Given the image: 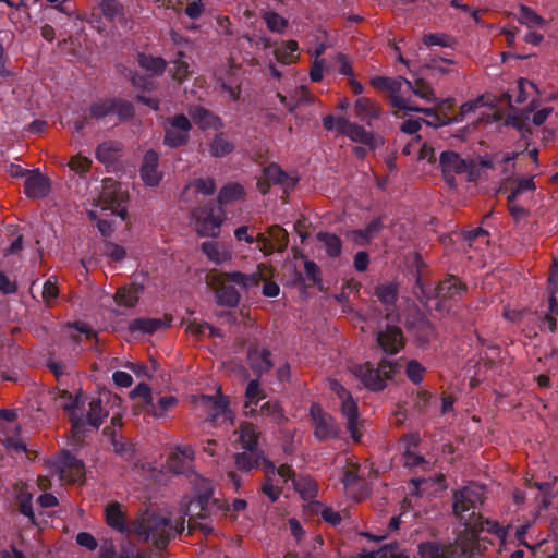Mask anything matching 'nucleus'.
<instances>
[{
	"label": "nucleus",
	"instance_id": "nucleus-43",
	"mask_svg": "<svg viewBox=\"0 0 558 558\" xmlns=\"http://www.w3.org/2000/svg\"><path fill=\"white\" fill-rule=\"evenodd\" d=\"M317 240L325 245L327 255L329 257L336 258L340 256L342 242L338 235L329 232H319L317 234Z\"/></svg>",
	"mask_w": 558,
	"mask_h": 558
},
{
	"label": "nucleus",
	"instance_id": "nucleus-38",
	"mask_svg": "<svg viewBox=\"0 0 558 558\" xmlns=\"http://www.w3.org/2000/svg\"><path fill=\"white\" fill-rule=\"evenodd\" d=\"M142 290L141 286L122 287L117 290L114 301L120 306L133 307L138 302Z\"/></svg>",
	"mask_w": 558,
	"mask_h": 558
},
{
	"label": "nucleus",
	"instance_id": "nucleus-50",
	"mask_svg": "<svg viewBox=\"0 0 558 558\" xmlns=\"http://www.w3.org/2000/svg\"><path fill=\"white\" fill-rule=\"evenodd\" d=\"M423 44L427 47L439 46L444 48H453L457 40L448 34L430 33L423 37Z\"/></svg>",
	"mask_w": 558,
	"mask_h": 558
},
{
	"label": "nucleus",
	"instance_id": "nucleus-14",
	"mask_svg": "<svg viewBox=\"0 0 558 558\" xmlns=\"http://www.w3.org/2000/svg\"><path fill=\"white\" fill-rule=\"evenodd\" d=\"M194 449L189 445L178 446L167 458V468L174 474L189 476L193 473L191 462L194 460Z\"/></svg>",
	"mask_w": 558,
	"mask_h": 558
},
{
	"label": "nucleus",
	"instance_id": "nucleus-64",
	"mask_svg": "<svg viewBox=\"0 0 558 558\" xmlns=\"http://www.w3.org/2000/svg\"><path fill=\"white\" fill-rule=\"evenodd\" d=\"M59 295V289L57 287V280L54 277H50L46 280L43 287V300L48 304L50 301L57 299Z\"/></svg>",
	"mask_w": 558,
	"mask_h": 558
},
{
	"label": "nucleus",
	"instance_id": "nucleus-6",
	"mask_svg": "<svg viewBox=\"0 0 558 558\" xmlns=\"http://www.w3.org/2000/svg\"><path fill=\"white\" fill-rule=\"evenodd\" d=\"M482 504L483 493L478 486H465L453 494V513L463 526L478 515L475 510Z\"/></svg>",
	"mask_w": 558,
	"mask_h": 558
},
{
	"label": "nucleus",
	"instance_id": "nucleus-18",
	"mask_svg": "<svg viewBox=\"0 0 558 558\" xmlns=\"http://www.w3.org/2000/svg\"><path fill=\"white\" fill-rule=\"evenodd\" d=\"M60 477L69 482H77L84 476V463L70 451H64L58 460Z\"/></svg>",
	"mask_w": 558,
	"mask_h": 558
},
{
	"label": "nucleus",
	"instance_id": "nucleus-60",
	"mask_svg": "<svg viewBox=\"0 0 558 558\" xmlns=\"http://www.w3.org/2000/svg\"><path fill=\"white\" fill-rule=\"evenodd\" d=\"M425 367L422 366L416 360H411L407 364L405 373L408 378L415 385H418L423 380V374Z\"/></svg>",
	"mask_w": 558,
	"mask_h": 558
},
{
	"label": "nucleus",
	"instance_id": "nucleus-55",
	"mask_svg": "<svg viewBox=\"0 0 558 558\" xmlns=\"http://www.w3.org/2000/svg\"><path fill=\"white\" fill-rule=\"evenodd\" d=\"M269 240L277 246L278 252H283L289 242L288 232L280 226H272L268 230Z\"/></svg>",
	"mask_w": 558,
	"mask_h": 558
},
{
	"label": "nucleus",
	"instance_id": "nucleus-30",
	"mask_svg": "<svg viewBox=\"0 0 558 558\" xmlns=\"http://www.w3.org/2000/svg\"><path fill=\"white\" fill-rule=\"evenodd\" d=\"M264 459V451L260 449H243L234 454V464L239 471L250 472L258 468Z\"/></svg>",
	"mask_w": 558,
	"mask_h": 558
},
{
	"label": "nucleus",
	"instance_id": "nucleus-45",
	"mask_svg": "<svg viewBox=\"0 0 558 558\" xmlns=\"http://www.w3.org/2000/svg\"><path fill=\"white\" fill-rule=\"evenodd\" d=\"M244 189L239 183H228L219 191L217 202L220 205L228 204L232 201H236L243 197Z\"/></svg>",
	"mask_w": 558,
	"mask_h": 558
},
{
	"label": "nucleus",
	"instance_id": "nucleus-2",
	"mask_svg": "<svg viewBox=\"0 0 558 558\" xmlns=\"http://www.w3.org/2000/svg\"><path fill=\"white\" fill-rule=\"evenodd\" d=\"M190 527L199 529L204 535L216 531L214 522L227 515L230 506L225 499L214 497L209 481L202 480L196 497L190 502Z\"/></svg>",
	"mask_w": 558,
	"mask_h": 558
},
{
	"label": "nucleus",
	"instance_id": "nucleus-63",
	"mask_svg": "<svg viewBox=\"0 0 558 558\" xmlns=\"http://www.w3.org/2000/svg\"><path fill=\"white\" fill-rule=\"evenodd\" d=\"M104 254L114 262H121L125 255V248L119 244L107 242L104 246Z\"/></svg>",
	"mask_w": 558,
	"mask_h": 558
},
{
	"label": "nucleus",
	"instance_id": "nucleus-44",
	"mask_svg": "<svg viewBox=\"0 0 558 558\" xmlns=\"http://www.w3.org/2000/svg\"><path fill=\"white\" fill-rule=\"evenodd\" d=\"M138 64L141 68L151 72L155 75H160L167 68V62L161 57H153L145 53L138 54Z\"/></svg>",
	"mask_w": 558,
	"mask_h": 558
},
{
	"label": "nucleus",
	"instance_id": "nucleus-58",
	"mask_svg": "<svg viewBox=\"0 0 558 558\" xmlns=\"http://www.w3.org/2000/svg\"><path fill=\"white\" fill-rule=\"evenodd\" d=\"M267 27L275 33H283L288 26V21L276 12H267L264 15Z\"/></svg>",
	"mask_w": 558,
	"mask_h": 558
},
{
	"label": "nucleus",
	"instance_id": "nucleus-57",
	"mask_svg": "<svg viewBox=\"0 0 558 558\" xmlns=\"http://www.w3.org/2000/svg\"><path fill=\"white\" fill-rule=\"evenodd\" d=\"M99 7L104 16L109 21H113L123 13V7L118 0H100Z\"/></svg>",
	"mask_w": 558,
	"mask_h": 558
},
{
	"label": "nucleus",
	"instance_id": "nucleus-4",
	"mask_svg": "<svg viewBox=\"0 0 558 558\" xmlns=\"http://www.w3.org/2000/svg\"><path fill=\"white\" fill-rule=\"evenodd\" d=\"M399 368L398 362L383 359L376 368L369 362L355 365L353 374L369 390L381 391L386 387V380L391 379Z\"/></svg>",
	"mask_w": 558,
	"mask_h": 558
},
{
	"label": "nucleus",
	"instance_id": "nucleus-28",
	"mask_svg": "<svg viewBox=\"0 0 558 558\" xmlns=\"http://www.w3.org/2000/svg\"><path fill=\"white\" fill-rule=\"evenodd\" d=\"M404 83L412 89L413 94L427 101L435 102L438 108L444 109L445 107L451 106L452 99L439 100L435 97L434 89L424 80H416L414 83L404 80Z\"/></svg>",
	"mask_w": 558,
	"mask_h": 558
},
{
	"label": "nucleus",
	"instance_id": "nucleus-9",
	"mask_svg": "<svg viewBox=\"0 0 558 558\" xmlns=\"http://www.w3.org/2000/svg\"><path fill=\"white\" fill-rule=\"evenodd\" d=\"M191 130L192 123L185 114L179 113L172 118H168L165 128L163 145L170 148L186 145L190 141Z\"/></svg>",
	"mask_w": 558,
	"mask_h": 558
},
{
	"label": "nucleus",
	"instance_id": "nucleus-17",
	"mask_svg": "<svg viewBox=\"0 0 558 558\" xmlns=\"http://www.w3.org/2000/svg\"><path fill=\"white\" fill-rule=\"evenodd\" d=\"M465 292L466 286L452 275L440 281L436 288V296L439 304H445L447 301H458Z\"/></svg>",
	"mask_w": 558,
	"mask_h": 558
},
{
	"label": "nucleus",
	"instance_id": "nucleus-26",
	"mask_svg": "<svg viewBox=\"0 0 558 558\" xmlns=\"http://www.w3.org/2000/svg\"><path fill=\"white\" fill-rule=\"evenodd\" d=\"M24 192L31 198H43L50 192L49 180L36 170L25 179Z\"/></svg>",
	"mask_w": 558,
	"mask_h": 558
},
{
	"label": "nucleus",
	"instance_id": "nucleus-15",
	"mask_svg": "<svg viewBox=\"0 0 558 558\" xmlns=\"http://www.w3.org/2000/svg\"><path fill=\"white\" fill-rule=\"evenodd\" d=\"M376 341L381 351L387 355H395L404 347V337L401 328L391 324H387L385 329L377 332Z\"/></svg>",
	"mask_w": 558,
	"mask_h": 558
},
{
	"label": "nucleus",
	"instance_id": "nucleus-31",
	"mask_svg": "<svg viewBox=\"0 0 558 558\" xmlns=\"http://www.w3.org/2000/svg\"><path fill=\"white\" fill-rule=\"evenodd\" d=\"M464 527L466 530H470L474 534H477L483 531H487L488 533L496 535L498 537H504L506 534L504 527L500 526L496 521L485 519L481 514L471 520V522L465 523Z\"/></svg>",
	"mask_w": 558,
	"mask_h": 558
},
{
	"label": "nucleus",
	"instance_id": "nucleus-23",
	"mask_svg": "<svg viewBox=\"0 0 558 558\" xmlns=\"http://www.w3.org/2000/svg\"><path fill=\"white\" fill-rule=\"evenodd\" d=\"M189 116L203 131L209 129L218 131L223 126L222 120L217 114L202 106L190 107Z\"/></svg>",
	"mask_w": 558,
	"mask_h": 558
},
{
	"label": "nucleus",
	"instance_id": "nucleus-48",
	"mask_svg": "<svg viewBox=\"0 0 558 558\" xmlns=\"http://www.w3.org/2000/svg\"><path fill=\"white\" fill-rule=\"evenodd\" d=\"M177 403L178 399L174 396H163L158 399L157 403L151 401L148 412L154 417H162Z\"/></svg>",
	"mask_w": 558,
	"mask_h": 558
},
{
	"label": "nucleus",
	"instance_id": "nucleus-3",
	"mask_svg": "<svg viewBox=\"0 0 558 558\" xmlns=\"http://www.w3.org/2000/svg\"><path fill=\"white\" fill-rule=\"evenodd\" d=\"M209 280V286L215 292L216 303L219 306L230 308L236 307L241 300L239 290L231 283L242 289H247L257 283L254 275H246L241 271H219L213 274Z\"/></svg>",
	"mask_w": 558,
	"mask_h": 558
},
{
	"label": "nucleus",
	"instance_id": "nucleus-52",
	"mask_svg": "<svg viewBox=\"0 0 558 558\" xmlns=\"http://www.w3.org/2000/svg\"><path fill=\"white\" fill-rule=\"evenodd\" d=\"M518 20L521 24H525L530 28L545 24V20L526 5L520 7Z\"/></svg>",
	"mask_w": 558,
	"mask_h": 558
},
{
	"label": "nucleus",
	"instance_id": "nucleus-12",
	"mask_svg": "<svg viewBox=\"0 0 558 558\" xmlns=\"http://www.w3.org/2000/svg\"><path fill=\"white\" fill-rule=\"evenodd\" d=\"M439 166L442 172H452L456 174H468V180L473 182L478 173L473 159H463L458 153L445 150L439 156Z\"/></svg>",
	"mask_w": 558,
	"mask_h": 558
},
{
	"label": "nucleus",
	"instance_id": "nucleus-37",
	"mask_svg": "<svg viewBox=\"0 0 558 558\" xmlns=\"http://www.w3.org/2000/svg\"><path fill=\"white\" fill-rule=\"evenodd\" d=\"M359 558H410L398 542L384 545L378 551H366Z\"/></svg>",
	"mask_w": 558,
	"mask_h": 558
},
{
	"label": "nucleus",
	"instance_id": "nucleus-21",
	"mask_svg": "<svg viewBox=\"0 0 558 558\" xmlns=\"http://www.w3.org/2000/svg\"><path fill=\"white\" fill-rule=\"evenodd\" d=\"M340 413L345 420L347 429L351 438L354 442H359L362 437V433L359 430L360 414L357 403L353 398L341 402Z\"/></svg>",
	"mask_w": 558,
	"mask_h": 558
},
{
	"label": "nucleus",
	"instance_id": "nucleus-20",
	"mask_svg": "<svg viewBox=\"0 0 558 558\" xmlns=\"http://www.w3.org/2000/svg\"><path fill=\"white\" fill-rule=\"evenodd\" d=\"M247 360L253 373L257 377L267 374L274 367L270 350H259L257 345L250 347L247 352Z\"/></svg>",
	"mask_w": 558,
	"mask_h": 558
},
{
	"label": "nucleus",
	"instance_id": "nucleus-10",
	"mask_svg": "<svg viewBox=\"0 0 558 558\" xmlns=\"http://www.w3.org/2000/svg\"><path fill=\"white\" fill-rule=\"evenodd\" d=\"M468 553V546L459 543L440 544L436 541H426L417 546L420 558H464Z\"/></svg>",
	"mask_w": 558,
	"mask_h": 558
},
{
	"label": "nucleus",
	"instance_id": "nucleus-34",
	"mask_svg": "<svg viewBox=\"0 0 558 558\" xmlns=\"http://www.w3.org/2000/svg\"><path fill=\"white\" fill-rule=\"evenodd\" d=\"M259 432L257 427L248 422H244L240 426L239 441L242 449H259L258 448Z\"/></svg>",
	"mask_w": 558,
	"mask_h": 558
},
{
	"label": "nucleus",
	"instance_id": "nucleus-46",
	"mask_svg": "<svg viewBox=\"0 0 558 558\" xmlns=\"http://www.w3.org/2000/svg\"><path fill=\"white\" fill-rule=\"evenodd\" d=\"M119 149L118 143L108 141L97 146L95 155L98 161L102 163H111L116 160Z\"/></svg>",
	"mask_w": 558,
	"mask_h": 558
},
{
	"label": "nucleus",
	"instance_id": "nucleus-61",
	"mask_svg": "<svg viewBox=\"0 0 558 558\" xmlns=\"http://www.w3.org/2000/svg\"><path fill=\"white\" fill-rule=\"evenodd\" d=\"M389 98L390 105L395 109L414 112L418 110V106H415L410 99L400 96L399 93H391Z\"/></svg>",
	"mask_w": 558,
	"mask_h": 558
},
{
	"label": "nucleus",
	"instance_id": "nucleus-24",
	"mask_svg": "<svg viewBox=\"0 0 558 558\" xmlns=\"http://www.w3.org/2000/svg\"><path fill=\"white\" fill-rule=\"evenodd\" d=\"M171 318L165 316L163 318H149L140 317L130 322L129 330L131 333L151 335L160 329L170 326Z\"/></svg>",
	"mask_w": 558,
	"mask_h": 558
},
{
	"label": "nucleus",
	"instance_id": "nucleus-19",
	"mask_svg": "<svg viewBox=\"0 0 558 558\" xmlns=\"http://www.w3.org/2000/svg\"><path fill=\"white\" fill-rule=\"evenodd\" d=\"M159 155L154 149L145 153L143 162L140 169V174L144 183L148 186H157L161 179L162 173L158 171Z\"/></svg>",
	"mask_w": 558,
	"mask_h": 558
},
{
	"label": "nucleus",
	"instance_id": "nucleus-54",
	"mask_svg": "<svg viewBox=\"0 0 558 558\" xmlns=\"http://www.w3.org/2000/svg\"><path fill=\"white\" fill-rule=\"evenodd\" d=\"M371 85L378 89L399 93L402 86L401 80L389 78L385 76H375L371 78Z\"/></svg>",
	"mask_w": 558,
	"mask_h": 558
},
{
	"label": "nucleus",
	"instance_id": "nucleus-11",
	"mask_svg": "<svg viewBox=\"0 0 558 558\" xmlns=\"http://www.w3.org/2000/svg\"><path fill=\"white\" fill-rule=\"evenodd\" d=\"M310 416L314 425V436L319 441L339 437L340 428L336 420L318 404L311 405Z\"/></svg>",
	"mask_w": 558,
	"mask_h": 558
},
{
	"label": "nucleus",
	"instance_id": "nucleus-25",
	"mask_svg": "<svg viewBox=\"0 0 558 558\" xmlns=\"http://www.w3.org/2000/svg\"><path fill=\"white\" fill-rule=\"evenodd\" d=\"M264 180L267 181L266 186L263 182H258V187L263 194L268 192L270 184H283L288 187H293L296 184L295 179H290L288 174L276 163L267 166L263 170Z\"/></svg>",
	"mask_w": 558,
	"mask_h": 558
},
{
	"label": "nucleus",
	"instance_id": "nucleus-35",
	"mask_svg": "<svg viewBox=\"0 0 558 558\" xmlns=\"http://www.w3.org/2000/svg\"><path fill=\"white\" fill-rule=\"evenodd\" d=\"M415 112L424 113L426 116V119L422 121L426 125L435 129L460 122V118H449L447 114H439L434 108L418 107V110H415Z\"/></svg>",
	"mask_w": 558,
	"mask_h": 558
},
{
	"label": "nucleus",
	"instance_id": "nucleus-33",
	"mask_svg": "<svg viewBox=\"0 0 558 558\" xmlns=\"http://www.w3.org/2000/svg\"><path fill=\"white\" fill-rule=\"evenodd\" d=\"M354 113L361 121H369L380 116L377 105L369 98L361 97L355 101Z\"/></svg>",
	"mask_w": 558,
	"mask_h": 558
},
{
	"label": "nucleus",
	"instance_id": "nucleus-42",
	"mask_svg": "<svg viewBox=\"0 0 558 558\" xmlns=\"http://www.w3.org/2000/svg\"><path fill=\"white\" fill-rule=\"evenodd\" d=\"M104 434L110 437L111 445L114 451L124 459H130L133 456L132 445L125 440L121 436L117 435V432L111 427H105Z\"/></svg>",
	"mask_w": 558,
	"mask_h": 558
},
{
	"label": "nucleus",
	"instance_id": "nucleus-22",
	"mask_svg": "<svg viewBox=\"0 0 558 558\" xmlns=\"http://www.w3.org/2000/svg\"><path fill=\"white\" fill-rule=\"evenodd\" d=\"M245 414L252 417H255L257 415L268 417L272 423L277 425H281L288 422L286 412L278 400H268L260 404L259 409H251L248 411H245Z\"/></svg>",
	"mask_w": 558,
	"mask_h": 558
},
{
	"label": "nucleus",
	"instance_id": "nucleus-39",
	"mask_svg": "<svg viewBox=\"0 0 558 558\" xmlns=\"http://www.w3.org/2000/svg\"><path fill=\"white\" fill-rule=\"evenodd\" d=\"M293 487L304 500L315 498L318 493L317 483L310 476L300 475L293 478Z\"/></svg>",
	"mask_w": 558,
	"mask_h": 558
},
{
	"label": "nucleus",
	"instance_id": "nucleus-62",
	"mask_svg": "<svg viewBox=\"0 0 558 558\" xmlns=\"http://www.w3.org/2000/svg\"><path fill=\"white\" fill-rule=\"evenodd\" d=\"M305 279L312 281L313 284L322 287V272L320 268L313 260H305L304 263Z\"/></svg>",
	"mask_w": 558,
	"mask_h": 558
},
{
	"label": "nucleus",
	"instance_id": "nucleus-13",
	"mask_svg": "<svg viewBox=\"0 0 558 558\" xmlns=\"http://www.w3.org/2000/svg\"><path fill=\"white\" fill-rule=\"evenodd\" d=\"M337 132L350 137L353 142L361 143L375 149L384 144L381 137L376 136L373 132H368L364 126L350 122L344 117L337 119Z\"/></svg>",
	"mask_w": 558,
	"mask_h": 558
},
{
	"label": "nucleus",
	"instance_id": "nucleus-40",
	"mask_svg": "<svg viewBox=\"0 0 558 558\" xmlns=\"http://www.w3.org/2000/svg\"><path fill=\"white\" fill-rule=\"evenodd\" d=\"M413 335L420 347H425L435 337L434 326L429 320L422 319L417 322L413 327Z\"/></svg>",
	"mask_w": 558,
	"mask_h": 558
},
{
	"label": "nucleus",
	"instance_id": "nucleus-7",
	"mask_svg": "<svg viewBox=\"0 0 558 558\" xmlns=\"http://www.w3.org/2000/svg\"><path fill=\"white\" fill-rule=\"evenodd\" d=\"M102 183L104 189L99 196L102 208L111 210L112 215L125 220L128 218V209L122 205L128 202V194L121 190L120 183L110 178L105 179Z\"/></svg>",
	"mask_w": 558,
	"mask_h": 558
},
{
	"label": "nucleus",
	"instance_id": "nucleus-5",
	"mask_svg": "<svg viewBox=\"0 0 558 558\" xmlns=\"http://www.w3.org/2000/svg\"><path fill=\"white\" fill-rule=\"evenodd\" d=\"M195 221V230L201 236L216 238L225 219V211L214 202H207L194 208L191 213Z\"/></svg>",
	"mask_w": 558,
	"mask_h": 558
},
{
	"label": "nucleus",
	"instance_id": "nucleus-56",
	"mask_svg": "<svg viewBox=\"0 0 558 558\" xmlns=\"http://www.w3.org/2000/svg\"><path fill=\"white\" fill-rule=\"evenodd\" d=\"M299 46L295 40H289L282 44L275 51L277 60L284 64L291 63L294 58V52H296Z\"/></svg>",
	"mask_w": 558,
	"mask_h": 558
},
{
	"label": "nucleus",
	"instance_id": "nucleus-1",
	"mask_svg": "<svg viewBox=\"0 0 558 558\" xmlns=\"http://www.w3.org/2000/svg\"><path fill=\"white\" fill-rule=\"evenodd\" d=\"M105 520L114 531L121 534H137L146 541H151L158 549L166 548L171 538L184 530L183 522L173 525L170 518L150 511L144 512L129 523L122 505L117 501L106 506Z\"/></svg>",
	"mask_w": 558,
	"mask_h": 558
},
{
	"label": "nucleus",
	"instance_id": "nucleus-51",
	"mask_svg": "<svg viewBox=\"0 0 558 558\" xmlns=\"http://www.w3.org/2000/svg\"><path fill=\"white\" fill-rule=\"evenodd\" d=\"M17 510L26 517L32 525L39 526L37 514L33 510L32 496L29 494H21L17 497Z\"/></svg>",
	"mask_w": 558,
	"mask_h": 558
},
{
	"label": "nucleus",
	"instance_id": "nucleus-8",
	"mask_svg": "<svg viewBox=\"0 0 558 558\" xmlns=\"http://www.w3.org/2000/svg\"><path fill=\"white\" fill-rule=\"evenodd\" d=\"M88 113L92 120H102L114 113L120 120L126 121L133 118L134 107L130 101L121 98H107L93 102Z\"/></svg>",
	"mask_w": 558,
	"mask_h": 558
},
{
	"label": "nucleus",
	"instance_id": "nucleus-16",
	"mask_svg": "<svg viewBox=\"0 0 558 558\" xmlns=\"http://www.w3.org/2000/svg\"><path fill=\"white\" fill-rule=\"evenodd\" d=\"M374 295L386 308V319L393 322L398 314L396 313V303L399 295V287L396 282H386L375 287Z\"/></svg>",
	"mask_w": 558,
	"mask_h": 558
},
{
	"label": "nucleus",
	"instance_id": "nucleus-29",
	"mask_svg": "<svg viewBox=\"0 0 558 558\" xmlns=\"http://www.w3.org/2000/svg\"><path fill=\"white\" fill-rule=\"evenodd\" d=\"M201 250L216 265H221L232 258L230 248L220 242L205 241L202 243Z\"/></svg>",
	"mask_w": 558,
	"mask_h": 558
},
{
	"label": "nucleus",
	"instance_id": "nucleus-47",
	"mask_svg": "<svg viewBox=\"0 0 558 558\" xmlns=\"http://www.w3.org/2000/svg\"><path fill=\"white\" fill-rule=\"evenodd\" d=\"M245 411L255 409L258 405V402L265 398V395L262 393L258 379H252L248 381L245 389Z\"/></svg>",
	"mask_w": 558,
	"mask_h": 558
},
{
	"label": "nucleus",
	"instance_id": "nucleus-59",
	"mask_svg": "<svg viewBox=\"0 0 558 558\" xmlns=\"http://www.w3.org/2000/svg\"><path fill=\"white\" fill-rule=\"evenodd\" d=\"M90 166L92 160L81 155L72 157L69 161L70 169L80 175L86 174L90 170Z\"/></svg>",
	"mask_w": 558,
	"mask_h": 558
},
{
	"label": "nucleus",
	"instance_id": "nucleus-49",
	"mask_svg": "<svg viewBox=\"0 0 558 558\" xmlns=\"http://www.w3.org/2000/svg\"><path fill=\"white\" fill-rule=\"evenodd\" d=\"M407 448L404 451L405 464L410 466H418L424 463V458L411 450V447H416L420 442L417 434H411L405 437Z\"/></svg>",
	"mask_w": 558,
	"mask_h": 558
},
{
	"label": "nucleus",
	"instance_id": "nucleus-27",
	"mask_svg": "<svg viewBox=\"0 0 558 558\" xmlns=\"http://www.w3.org/2000/svg\"><path fill=\"white\" fill-rule=\"evenodd\" d=\"M201 400L203 405L209 410L208 421L215 423L221 415L225 417L228 415L229 401L220 392L217 396L202 395Z\"/></svg>",
	"mask_w": 558,
	"mask_h": 558
},
{
	"label": "nucleus",
	"instance_id": "nucleus-41",
	"mask_svg": "<svg viewBox=\"0 0 558 558\" xmlns=\"http://www.w3.org/2000/svg\"><path fill=\"white\" fill-rule=\"evenodd\" d=\"M85 416V426L88 424L93 428L98 429L102 424V420L107 416V412L102 409L101 400L95 398L89 402V409Z\"/></svg>",
	"mask_w": 558,
	"mask_h": 558
},
{
	"label": "nucleus",
	"instance_id": "nucleus-32",
	"mask_svg": "<svg viewBox=\"0 0 558 558\" xmlns=\"http://www.w3.org/2000/svg\"><path fill=\"white\" fill-rule=\"evenodd\" d=\"M234 143L229 141L223 132L217 133L208 142V150L211 157L222 158L234 150Z\"/></svg>",
	"mask_w": 558,
	"mask_h": 558
},
{
	"label": "nucleus",
	"instance_id": "nucleus-36",
	"mask_svg": "<svg viewBox=\"0 0 558 558\" xmlns=\"http://www.w3.org/2000/svg\"><path fill=\"white\" fill-rule=\"evenodd\" d=\"M78 404H80V395L72 397V399L66 400V402L62 405V408L66 412H69L71 424H72V429L76 434L82 433L85 427L84 414L77 413Z\"/></svg>",
	"mask_w": 558,
	"mask_h": 558
},
{
	"label": "nucleus",
	"instance_id": "nucleus-53",
	"mask_svg": "<svg viewBox=\"0 0 558 558\" xmlns=\"http://www.w3.org/2000/svg\"><path fill=\"white\" fill-rule=\"evenodd\" d=\"M184 57L185 54L183 51H178L177 58L172 61V77L179 83H182L184 80H186L190 74L189 63L184 60Z\"/></svg>",
	"mask_w": 558,
	"mask_h": 558
}]
</instances>
